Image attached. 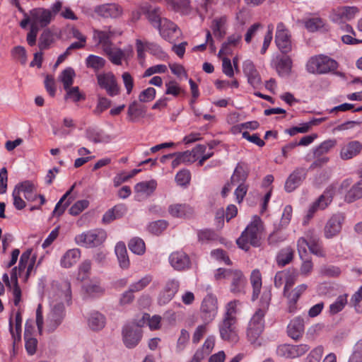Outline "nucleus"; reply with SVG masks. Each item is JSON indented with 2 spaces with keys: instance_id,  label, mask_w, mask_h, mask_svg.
Wrapping results in <instances>:
<instances>
[{
  "instance_id": "f257e3e1",
  "label": "nucleus",
  "mask_w": 362,
  "mask_h": 362,
  "mask_svg": "<svg viewBox=\"0 0 362 362\" xmlns=\"http://www.w3.org/2000/svg\"><path fill=\"white\" fill-rule=\"evenodd\" d=\"M71 284L64 281L54 288L50 296V311L46 318V327L48 332L54 331L62 323L64 317V302L71 300Z\"/></svg>"
},
{
  "instance_id": "f03ea898",
  "label": "nucleus",
  "mask_w": 362,
  "mask_h": 362,
  "mask_svg": "<svg viewBox=\"0 0 362 362\" xmlns=\"http://www.w3.org/2000/svg\"><path fill=\"white\" fill-rule=\"evenodd\" d=\"M239 300H233L226 305V311L218 325L219 333L221 339L231 343L238 341V335L236 327L238 313L237 306Z\"/></svg>"
},
{
  "instance_id": "7ed1b4c3",
  "label": "nucleus",
  "mask_w": 362,
  "mask_h": 362,
  "mask_svg": "<svg viewBox=\"0 0 362 362\" xmlns=\"http://www.w3.org/2000/svg\"><path fill=\"white\" fill-rule=\"evenodd\" d=\"M264 230L263 222L258 216H254L252 222L246 227L236 243L240 248L247 251L250 246L258 247Z\"/></svg>"
},
{
  "instance_id": "20e7f679",
  "label": "nucleus",
  "mask_w": 362,
  "mask_h": 362,
  "mask_svg": "<svg viewBox=\"0 0 362 362\" xmlns=\"http://www.w3.org/2000/svg\"><path fill=\"white\" fill-rule=\"evenodd\" d=\"M264 311L259 309L252 317L247 329L248 341L255 347L262 344L260 336L264 329Z\"/></svg>"
},
{
  "instance_id": "39448f33",
  "label": "nucleus",
  "mask_w": 362,
  "mask_h": 362,
  "mask_svg": "<svg viewBox=\"0 0 362 362\" xmlns=\"http://www.w3.org/2000/svg\"><path fill=\"white\" fill-rule=\"evenodd\" d=\"M337 68V62L325 55L313 57L306 64L307 71L311 74H326L335 70Z\"/></svg>"
},
{
  "instance_id": "423d86ee",
  "label": "nucleus",
  "mask_w": 362,
  "mask_h": 362,
  "mask_svg": "<svg viewBox=\"0 0 362 362\" xmlns=\"http://www.w3.org/2000/svg\"><path fill=\"white\" fill-rule=\"evenodd\" d=\"M106 238V232L103 229L97 228L76 235L75 241L79 246L92 248L100 245L105 240Z\"/></svg>"
},
{
  "instance_id": "0eeeda50",
  "label": "nucleus",
  "mask_w": 362,
  "mask_h": 362,
  "mask_svg": "<svg viewBox=\"0 0 362 362\" xmlns=\"http://www.w3.org/2000/svg\"><path fill=\"white\" fill-rule=\"evenodd\" d=\"M122 341L125 346L132 349L136 346L142 338V330L138 322L125 325L122 330Z\"/></svg>"
},
{
  "instance_id": "6e6552de",
  "label": "nucleus",
  "mask_w": 362,
  "mask_h": 362,
  "mask_svg": "<svg viewBox=\"0 0 362 362\" xmlns=\"http://www.w3.org/2000/svg\"><path fill=\"white\" fill-rule=\"evenodd\" d=\"M346 216L342 212L333 214L327 221L324 227V236L331 239L337 236L341 231Z\"/></svg>"
},
{
  "instance_id": "1a4fd4ad",
  "label": "nucleus",
  "mask_w": 362,
  "mask_h": 362,
  "mask_svg": "<svg viewBox=\"0 0 362 362\" xmlns=\"http://www.w3.org/2000/svg\"><path fill=\"white\" fill-rule=\"evenodd\" d=\"M96 78L99 86L105 89L108 95L114 97L119 94L120 87L112 72L97 74Z\"/></svg>"
},
{
  "instance_id": "9d476101",
  "label": "nucleus",
  "mask_w": 362,
  "mask_h": 362,
  "mask_svg": "<svg viewBox=\"0 0 362 362\" xmlns=\"http://www.w3.org/2000/svg\"><path fill=\"white\" fill-rule=\"evenodd\" d=\"M160 36L166 41L173 43L181 36L180 28L173 22L163 18L158 25Z\"/></svg>"
},
{
  "instance_id": "9b49d317",
  "label": "nucleus",
  "mask_w": 362,
  "mask_h": 362,
  "mask_svg": "<svg viewBox=\"0 0 362 362\" xmlns=\"http://www.w3.org/2000/svg\"><path fill=\"white\" fill-rule=\"evenodd\" d=\"M275 42L279 50L284 54H287L292 49L291 35L283 23L277 24Z\"/></svg>"
},
{
  "instance_id": "f8f14e48",
  "label": "nucleus",
  "mask_w": 362,
  "mask_h": 362,
  "mask_svg": "<svg viewBox=\"0 0 362 362\" xmlns=\"http://www.w3.org/2000/svg\"><path fill=\"white\" fill-rule=\"evenodd\" d=\"M310 349L307 344H281L276 349V354L281 357L294 358L305 354Z\"/></svg>"
},
{
  "instance_id": "ddd939ff",
  "label": "nucleus",
  "mask_w": 362,
  "mask_h": 362,
  "mask_svg": "<svg viewBox=\"0 0 362 362\" xmlns=\"http://www.w3.org/2000/svg\"><path fill=\"white\" fill-rule=\"evenodd\" d=\"M32 17V24L35 27L44 28L48 25L52 19V14L50 10L44 8H35L30 11Z\"/></svg>"
},
{
  "instance_id": "4468645a",
  "label": "nucleus",
  "mask_w": 362,
  "mask_h": 362,
  "mask_svg": "<svg viewBox=\"0 0 362 362\" xmlns=\"http://www.w3.org/2000/svg\"><path fill=\"white\" fill-rule=\"evenodd\" d=\"M201 312L204 321H212L217 313V299L211 295L206 296L202 303Z\"/></svg>"
},
{
  "instance_id": "2eb2a0df",
  "label": "nucleus",
  "mask_w": 362,
  "mask_h": 362,
  "mask_svg": "<svg viewBox=\"0 0 362 362\" xmlns=\"http://www.w3.org/2000/svg\"><path fill=\"white\" fill-rule=\"evenodd\" d=\"M358 12L356 6H341L334 9L330 15L331 20L336 23H341L354 18Z\"/></svg>"
},
{
  "instance_id": "dca6fc26",
  "label": "nucleus",
  "mask_w": 362,
  "mask_h": 362,
  "mask_svg": "<svg viewBox=\"0 0 362 362\" xmlns=\"http://www.w3.org/2000/svg\"><path fill=\"white\" fill-rule=\"evenodd\" d=\"M230 281V291L235 295L245 293L247 279L240 270H233L228 279Z\"/></svg>"
},
{
  "instance_id": "f3484780",
  "label": "nucleus",
  "mask_w": 362,
  "mask_h": 362,
  "mask_svg": "<svg viewBox=\"0 0 362 362\" xmlns=\"http://www.w3.org/2000/svg\"><path fill=\"white\" fill-rule=\"evenodd\" d=\"M362 152V143L354 140L344 144L340 150L339 157L343 160H348L358 156Z\"/></svg>"
},
{
  "instance_id": "a211bd4d",
  "label": "nucleus",
  "mask_w": 362,
  "mask_h": 362,
  "mask_svg": "<svg viewBox=\"0 0 362 362\" xmlns=\"http://www.w3.org/2000/svg\"><path fill=\"white\" fill-rule=\"evenodd\" d=\"M156 187L157 182L155 180L143 181L137 183L134 186L136 199L141 201L149 197L154 192Z\"/></svg>"
},
{
  "instance_id": "6ab92c4d",
  "label": "nucleus",
  "mask_w": 362,
  "mask_h": 362,
  "mask_svg": "<svg viewBox=\"0 0 362 362\" xmlns=\"http://www.w3.org/2000/svg\"><path fill=\"white\" fill-rule=\"evenodd\" d=\"M243 73L247 78V82L255 88H257L262 83L260 75L255 64L250 60L243 62Z\"/></svg>"
},
{
  "instance_id": "aec40b11",
  "label": "nucleus",
  "mask_w": 362,
  "mask_h": 362,
  "mask_svg": "<svg viewBox=\"0 0 362 362\" xmlns=\"http://www.w3.org/2000/svg\"><path fill=\"white\" fill-rule=\"evenodd\" d=\"M95 12L103 18H119L123 13L122 8L117 4H105L98 6Z\"/></svg>"
},
{
  "instance_id": "412c9836",
  "label": "nucleus",
  "mask_w": 362,
  "mask_h": 362,
  "mask_svg": "<svg viewBox=\"0 0 362 362\" xmlns=\"http://www.w3.org/2000/svg\"><path fill=\"white\" fill-rule=\"evenodd\" d=\"M170 265L176 270L182 271L189 268L190 259L188 255L182 251H176L169 257Z\"/></svg>"
},
{
  "instance_id": "4be33fe9",
  "label": "nucleus",
  "mask_w": 362,
  "mask_h": 362,
  "mask_svg": "<svg viewBox=\"0 0 362 362\" xmlns=\"http://www.w3.org/2000/svg\"><path fill=\"white\" fill-rule=\"evenodd\" d=\"M280 76L289 75L292 68V60L288 56H276L272 62Z\"/></svg>"
},
{
  "instance_id": "5701e85b",
  "label": "nucleus",
  "mask_w": 362,
  "mask_h": 362,
  "mask_svg": "<svg viewBox=\"0 0 362 362\" xmlns=\"http://www.w3.org/2000/svg\"><path fill=\"white\" fill-rule=\"evenodd\" d=\"M307 285L300 284L296 286L291 291L284 292V296L288 300V310L289 313H293L296 310V303L300 296L306 291Z\"/></svg>"
},
{
  "instance_id": "b1692460",
  "label": "nucleus",
  "mask_w": 362,
  "mask_h": 362,
  "mask_svg": "<svg viewBox=\"0 0 362 362\" xmlns=\"http://www.w3.org/2000/svg\"><path fill=\"white\" fill-rule=\"evenodd\" d=\"M306 172L303 168L296 169L287 178L285 183V189L288 192L295 190L305 178Z\"/></svg>"
},
{
  "instance_id": "393cba45",
  "label": "nucleus",
  "mask_w": 362,
  "mask_h": 362,
  "mask_svg": "<svg viewBox=\"0 0 362 362\" xmlns=\"http://www.w3.org/2000/svg\"><path fill=\"white\" fill-rule=\"evenodd\" d=\"M33 250L28 249L21 256L18 264V274L27 268L26 277L28 278L30 272L33 269L36 261V256L32 255Z\"/></svg>"
},
{
  "instance_id": "a878e982",
  "label": "nucleus",
  "mask_w": 362,
  "mask_h": 362,
  "mask_svg": "<svg viewBox=\"0 0 362 362\" xmlns=\"http://www.w3.org/2000/svg\"><path fill=\"white\" fill-rule=\"evenodd\" d=\"M122 32L109 28H105L103 30H95L93 33V38L98 40V43L103 45V49L105 47L112 45L110 40L117 35H121Z\"/></svg>"
},
{
  "instance_id": "bb28decb",
  "label": "nucleus",
  "mask_w": 362,
  "mask_h": 362,
  "mask_svg": "<svg viewBox=\"0 0 362 362\" xmlns=\"http://www.w3.org/2000/svg\"><path fill=\"white\" fill-rule=\"evenodd\" d=\"M169 214L175 218H190L194 215V209L186 204H173L168 207Z\"/></svg>"
},
{
  "instance_id": "cd10ccee",
  "label": "nucleus",
  "mask_w": 362,
  "mask_h": 362,
  "mask_svg": "<svg viewBox=\"0 0 362 362\" xmlns=\"http://www.w3.org/2000/svg\"><path fill=\"white\" fill-rule=\"evenodd\" d=\"M304 320L300 317L293 319L287 327L288 335L293 339L298 340L304 333Z\"/></svg>"
},
{
  "instance_id": "c85d7f7f",
  "label": "nucleus",
  "mask_w": 362,
  "mask_h": 362,
  "mask_svg": "<svg viewBox=\"0 0 362 362\" xmlns=\"http://www.w3.org/2000/svg\"><path fill=\"white\" fill-rule=\"evenodd\" d=\"M146 108L144 105L134 100L129 104L127 110V119L129 122H136L139 118L145 117Z\"/></svg>"
},
{
  "instance_id": "c756f323",
  "label": "nucleus",
  "mask_w": 362,
  "mask_h": 362,
  "mask_svg": "<svg viewBox=\"0 0 362 362\" xmlns=\"http://www.w3.org/2000/svg\"><path fill=\"white\" fill-rule=\"evenodd\" d=\"M74 183L71 188L62 197L58 203L56 204L55 208L53 211L54 216H61L66 208L71 204V202L76 198V197L71 195V192L76 187Z\"/></svg>"
},
{
  "instance_id": "7c9ffc66",
  "label": "nucleus",
  "mask_w": 362,
  "mask_h": 362,
  "mask_svg": "<svg viewBox=\"0 0 362 362\" xmlns=\"http://www.w3.org/2000/svg\"><path fill=\"white\" fill-rule=\"evenodd\" d=\"M307 238L310 240V251L313 255L323 257H325V252L320 242V238L313 230H308L306 233Z\"/></svg>"
},
{
  "instance_id": "2f4dec72",
  "label": "nucleus",
  "mask_w": 362,
  "mask_h": 362,
  "mask_svg": "<svg viewBox=\"0 0 362 362\" xmlns=\"http://www.w3.org/2000/svg\"><path fill=\"white\" fill-rule=\"evenodd\" d=\"M249 175V168L244 163H238L230 177L231 184L245 183Z\"/></svg>"
},
{
  "instance_id": "473e14b6",
  "label": "nucleus",
  "mask_w": 362,
  "mask_h": 362,
  "mask_svg": "<svg viewBox=\"0 0 362 362\" xmlns=\"http://www.w3.org/2000/svg\"><path fill=\"white\" fill-rule=\"evenodd\" d=\"M21 313L20 310H18L15 315V328H13L12 317H11L9 319V331L13 339L14 344L16 341H19L21 339Z\"/></svg>"
},
{
  "instance_id": "72a5a7b5",
  "label": "nucleus",
  "mask_w": 362,
  "mask_h": 362,
  "mask_svg": "<svg viewBox=\"0 0 362 362\" xmlns=\"http://www.w3.org/2000/svg\"><path fill=\"white\" fill-rule=\"evenodd\" d=\"M162 317L160 315H155L152 317L148 313H144L141 318L139 320L138 325L142 327L147 324L151 330H158L160 328Z\"/></svg>"
},
{
  "instance_id": "f704fd0d",
  "label": "nucleus",
  "mask_w": 362,
  "mask_h": 362,
  "mask_svg": "<svg viewBox=\"0 0 362 362\" xmlns=\"http://www.w3.org/2000/svg\"><path fill=\"white\" fill-rule=\"evenodd\" d=\"M115 252L117 255L119 267L123 269H128L130 262L125 244L122 242L117 243Z\"/></svg>"
},
{
  "instance_id": "c9c22d12",
  "label": "nucleus",
  "mask_w": 362,
  "mask_h": 362,
  "mask_svg": "<svg viewBox=\"0 0 362 362\" xmlns=\"http://www.w3.org/2000/svg\"><path fill=\"white\" fill-rule=\"evenodd\" d=\"M86 136L88 140L95 144L108 143L111 140V138L109 135L105 134L101 130L94 128H88L86 129Z\"/></svg>"
},
{
  "instance_id": "e433bc0d",
  "label": "nucleus",
  "mask_w": 362,
  "mask_h": 362,
  "mask_svg": "<svg viewBox=\"0 0 362 362\" xmlns=\"http://www.w3.org/2000/svg\"><path fill=\"white\" fill-rule=\"evenodd\" d=\"M105 317L98 311L92 312L88 320L89 327L93 331L102 329L105 327Z\"/></svg>"
},
{
  "instance_id": "4c0bfd02",
  "label": "nucleus",
  "mask_w": 362,
  "mask_h": 362,
  "mask_svg": "<svg viewBox=\"0 0 362 362\" xmlns=\"http://www.w3.org/2000/svg\"><path fill=\"white\" fill-rule=\"evenodd\" d=\"M293 255L294 250L291 247L282 248L276 257L277 265L280 267L287 265L293 260Z\"/></svg>"
},
{
  "instance_id": "58836bf2",
  "label": "nucleus",
  "mask_w": 362,
  "mask_h": 362,
  "mask_svg": "<svg viewBox=\"0 0 362 362\" xmlns=\"http://www.w3.org/2000/svg\"><path fill=\"white\" fill-rule=\"evenodd\" d=\"M103 50L108 56L109 59L116 65H120L122 64V59L125 57V53L123 50L113 47L112 45L105 47Z\"/></svg>"
},
{
  "instance_id": "ea45409f",
  "label": "nucleus",
  "mask_w": 362,
  "mask_h": 362,
  "mask_svg": "<svg viewBox=\"0 0 362 362\" xmlns=\"http://www.w3.org/2000/svg\"><path fill=\"white\" fill-rule=\"evenodd\" d=\"M81 252L78 249L69 250L61 259V265L64 268H69L75 264L79 259Z\"/></svg>"
},
{
  "instance_id": "a19ab883",
  "label": "nucleus",
  "mask_w": 362,
  "mask_h": 362,
  "mask_svg": "<svg viewBox=\"0 0 362 362\" xmlns=\"http://www.w3.org/2000/svg\"><path fill=\"white\" fill-rule=\"evenodd\" d=\"M227 18L226 16H222L219 18H216L212 22L211 29L215 37L222 38L226 34L225 25Z\"/></svg>"
},
{
  "instance_id": "79ce46f5",
  "label": "nucleus",
  "mask_w": 362,
  "mask_h": 362,
  "mask_svg": "<svg viewBox=\"0 0 362 362\" xmlns=\"http://www.w3.org/2000/svg\"><path fill=\"white\" fill-rule=\"evenodd\" d=\"M250 280L253 288L252 300H255L258 298L262 287V276L259 270L252 272Z\"/></svg>"
},
{
  "instance_id": "37998d69",
  "label": "nucleus",
  "mask_w": 362,
  "mask_h": 362,
  "mask_svg": "<svg viewBox=\"0 0 362 362\" xmlns=\"http://www.w3.org/2000/svg\"><path fill=\"white\" fill-rule=\"evenodd\" d=\"M76 76L74 70L71 67L65 69L59 76V80L63 83L64 88L71 87Z\"/></svg>"
},
{
  "instance_id": "c03bdc74",
  "label": "nucleus",
  "mask_w": 362,
  "mask_h": 362,
  "mask_svg": "<svg viewBox=\"0 0 362 362\" xmlns=\"http://www.w3.org/2000/svg\"><path fill=\"white\" fill-rule=\"evenodd\" d=\"M24 338L25 341V346L28 354L29 355H33L36 351L37 341L35 338L30 336L28 330V322L25 324Z\"/></svg>"
},
{
  "instance_id": "a18cd8bd",
  "label": "nucleus",
  "mask_w": 362,
  "mask_h": 362,
  "mask_svg": "<svg viewBox=\"0 0 362 362\" xmlns=\"http://www.w3.org/2000/svg\"><path fill=\"white\" fill-rule=\"evenodd\" d=\"M86 64L88 68L98 71L104 67L105 60L101 57L90 54L86 59Z\"/></svg>"
},
{
  "instance_id": "49530a36",
  "label": "nucleus",
  "mask_w": 362,
  "mask_h": 362,
  "mask_svg": "<svg viewBox=\"0 0 362 362\" xmlns=\"http://www.w3.org/2000/svg\"><path fill=\"white\" fill-rule=\"evenodd\" d=\"M337 144L335 139H328L321 143L313 150V156H325Z\"/></svg>"
},
{
  "instance_id": "de8ad7c7",
  "label": "nucleus",
  "mask_w": 362,
  "mask_h": 362,
  "mask_svg": "<svg viewBox=\"0 0 362 362\" xmlns=\"http://www.w3.org/2000/svg\"><path fill=\"white\" fill-rule=\"evenodd\" d=\"M54 42L53 33L48 29L45 30L40 35L38 47L40 49L44 50L49 47Z\"/></svg>"
},
{
  "instance_id": "09e8293b",
  "label": "nucleus",
  "mask_w": 362,
  "mask_h": 362,
  "mask_svg": "<svg viewBox=\"0 0 362 362\" xmlns=\"http://www.w3.org/2000/svg\"><path fill=\"white\" fill-rule=\"evenodd\" d=\"M335 190L333 187L327 188L317 201L321 204V209H326L332 202Z\"/></svg>"
},
{
  "instance_id": "8fccbe9b",
  "label": "nucleus",
  "mask_w": 362,
  "mask_h": 362,
  "mask_svg": "<svg viewBox=\"0 0 362 362\" xmlns=\"http://www.w3.org/2000/svg\"><path fill=\"white\" fill-rule=\"evenodd\" d=\"M124 208L122 206H116L112 209L107 211L103 217V221L106 223H109L113 220L119 218L123 212Z\"/></svg>"
},
{
  "instance_id": "3c124183",
  "label": "nucleus",
  "mask_w": 362,
  "mask_h": 362,
  "mask_svg": "<svg viewBox=\"0 0 362 362\" xmlns=\"http://www.w3.org/2000/svg\"><path fill=\"white\" fill-rule=\"evenodd\" d=\"M128 246L132 252L139 255H143L146 250L145 243L144 240L139 238L131 239Z\"/></svg>"
},
{
  "instance_id": "603ef678",
  "label": "nucleus",
  "mask_w": 362,
  "mask_h": 362,
  "mask_svg": "<svg viewBox=\"0 0 362 362\" xmlns=\"http://www.w3.org/2000/svg\"><path fill=\"white\" fill-rule=\"evenodd\" d=\"M325 21L321 18H311L305 21V27L310 32H315L325 26Z\"/></svg>"
},
{
  "instance_id": "864d4df0",
  "label": "nucleus",
  "mask_w": 362,
  "mask_h": 362,
  "mask_svg": "<svg viewBox=\"0 0 362 362\" xmlns=\"http://www.w3.org/2000/svg\"><path fill=\"white\" fill-rule=\"evenodd\" d=\"M64 90H66V100L71 99L73 102L76 103L86 98L85 95L80 92L78 86L70 87Z\"/></svg>"
},
{
  "instance_id": "5fc2aeb1",
  "label": "nucleus",
  "mask_w": 362,
  "mask_h": 362,
  "mask_svg": "<svg viewBox=\"0 0 362 362\" xmlns=\"http://www.w3.org/2000/svg\"><path fill=\"white\" fill-rule=\"evenodd\" d=\"M360 198H362V180L355 184L346 196V200L349 202Z\"/></svg>"
},
{
  "instance_id": "6e6d98bb",
  "label": "nucleus",
  "mask_w": 362,
  "mask_h": 362,
  "mask_svg": "<svg viewBox=\"0 0 362 362\" xmlns=\"http://www.w3.org/2000/svg\"><path fill=\"white\" fill-rule=\"evenodd\" d=\"M11 54L13 59L18 60L21 64H25L27 62V52L23 47H14L11 51Z\"/></svg>"
},
{
  "instance_id": "4d7b16f0",
  "label": "nucleus",
  "mask_w": 362,
  "mask_h": 362,
  "mask_svg": "<svg viewBox=\"0 0 362 362\" xmlns=\"http://www.w3.org/2000/svg\"><path fill=\"white\" fill-rule=\"evenodd\" d=\"M347 303L346 296H339L336 301L330 305L329 312L334 315L342 310L345 305Z\"/></svg>"
},
{
  "instance_id": "13d9d810",
  "label": "nucleus",
  "mask_w": 362,
  "mask_h": 362,
  "mask_svg": "<svg viewBox=\"0 0 362 362\" xmlns=\"http://www.w3.org/2000/svg\"><path fill=\"white\" fill-rule=\"evenodd\" d=\"M152 276L149 274L144 276L138 281L130 285L132 291L138 292L143 290L152 281Z\"/></svg>"
},
{
  "instance_id": "bf43d9fd",
  "label": "nucleus",
  "mask_w": 362,
  "mask_h": 362,
  "mask_svg": "<svg viewBox=\"0 0 362 362\" xmlns=\"http://www.w3.org/2000/svg\"><path fill=\"white\" fill-rule=\"evenodd\" d=\"M350 303L357 313H362V286L351 296Z\"/></svg>"
},
{
  "instance_id": "052dcab7",
  "label": "nucleus",
  "mask_w": 362,
  "mask_h": 362,
  "mask_svg": "<svg viewBox=\"0 0 362 362\" xmlns=\"http://www.w3.org/2000/svg\"><path fill=\"white\" fill-rule=\"evenodd\" d=\"M89 202L86 199L77 201L69 209V214L72 216H77L81 213L84 209L88 208Z\"/></svg>"
},
{
  "instance_id": "680f3d73",
  "label": "nucleus",
  "mask_w": 362,
  "mask_h": 362,
  "mask_svg": "<svg viewBox=\"0 0 362 362\" xmlns=\"http://www.w3.org/2000/svg\"><path fill=\"white\" fill-rule=\"evenodd\" d=\"M168 226V223L164 220H158L152 222L148 226V230L155 235L162 233Z\"/></svg>"
},
{
  "instance_id": "e2e57ef3",
  "label": "nucleus",
  "mask_w": 362,
  "mask_h": 362,
  "mask_svg": "<svg viewBox=\"0 0 362 362\" xmlns=\"http://www.w3.org/2000/svg\"><path fill=\"white\" fill-rule=\"evenodd\" d=\"M307 247L310 248V240L305 237L300 238L297 242V248L301 259L307 255Z\"/></svg>"
},
{
  "instance_id": "0e129e2a",
  "label": "nucleus",
  "mask_w": 362,
  "mask_h": 362,
  "mask_svg": "<svg viewBox=\"0 0 362 362\" xmlns=\"http://www.w3.org/2000/svg\"><path fill=\"white\" fill-rule=\"evenodd\" d=\"M147 51L160 59H164L166 54L162 50L161 47L154 42H146Z\"/></svg>"
},
{
  "instance_id": "69168bd1",
  "label": "nucleus",
  "mask_w": 362,
  "mask_h": 362,
  "mask_svg": "<svg viewBox=\"0 0 362 362\" xmlns=\"http://www.w3.org/2000/svg\"><path fill=\"white\" fill-rule=\"evenodd\" d=\"M156 96V90L153 88H148L141 91L139 95V100L141 103H148L153 100Z\"/></svg>"
},
{
  "instance_id": "338daca9",
  "label": "nucleus",
  "mask_w": 362,
  "mask_h": 362,
  "mask_svg": "<svg viewBox=\"0 0 362 362\" xmlns=\"http://www.w3.org/2000/svg\"><path fill=\"white\" fill-rule=\"evenodd\" d=\"M216 237L217 235L216 233L214 230L209 229L202 230L198 233L199 240L202 243L214 240L216 238Z\"/></svg>"
},
{
  "instance_id": "774afa93",
  "label": "nucleus",
  "mask_w": 362,
  "mask_h": 362,
  "mask_svg": "<svg viewBox=\"0 0 362 362\" xmlns=\"http://www.w3.org/2000/svg\"><path fill=\"white\" fill-rule=\"evenodd\" d=\"M362 341H358L355 346V350L350 356L349 362H362Z\"/></svg>"
}]
</instances>
